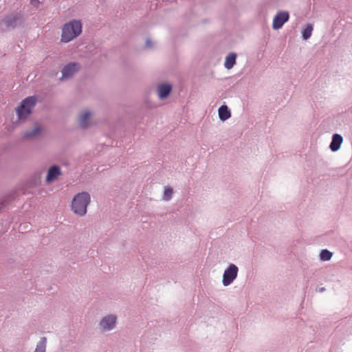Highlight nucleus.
I'll return each mask as SVG.
<instances>
[{"instance_id":"obj_1","label":"nucleus","mask_w":352,"mask_h":352,"mask_svg":"<svg viewBox=\"0 0 352 352\" xmlns=\"http://www.w3.org/2000/svg\"><path fill=\"white\" fill-rule=\"evenodd\" d=\"M82 32V23L80 21L73 20L65 23L62 28L61 41L68 43Z\"/></svg>"},{"instance_id":"obj_2","label":"nucleus","mask_w":352,"mask_h":352,"mask_svg":"<svg viewBox=\"0 0 352 352\" xmlns=\"http://www.w3.org/2000/svg\"><path fill=\"white\" fill-rule=\"evenodd\" d=\"M90 202L89 193L82 192L78 193L73 198L71 208L72 210L79 216H84L87 212V208Z\"/></svg>"},{"instance_id":"obj_3","label":"nucleus","mask_w":352,"mask_h":352,"mask_svg":"<svg viewBox=\"0 0 352 352\" xmlns=\"http://www.w3.org/2000/svg\"><path fill=\"white\" fill-rule=\"evenodd\" d=\"M37 102L36 96H29L22 100L20 105L16 109L19 120H25L32 112Z\"/></svg>"},{"instance_id":"obj_4","label":"nucleus","mask_w":352,"mask_h":352,"mask_svg":"<svg viewBox=\"0 0 352 352\" xmlns=\"http://www.w3.org/2000/svg\"><path fill=\"white\" fill-rule=\"evenodd\" d=\"M238 271V267L235 265L230 264L228 266L223 275L222 282L224 286H228L233 282L237 276Z\"/></svg>"},{"instance_id":"obj_5","label":"nucleus","mask_w":352,"mask_h":352,"mask_svg":"<svg viewBox=\"0 0 352 352\" xmlns=\"http://www.w3.org/2000/svg\"><path fill=\"white\" fill-rule=\"evenodd\" d=\"M22 20L21 16L18 14H10L7 16L2 21V25L6 30L12 29L21 24Z\"/></svg>"},{"instance_id":"obj_6","label":"nucleus","mask_w":352,"mask_h":352,"mask_svg":"<svg viewBox=\"0 0 352 352\" xmlns=\"http://www.w3.org/2000/svg\"><path fill=\"white\" fill-rule=\"evenodd\" d=\"M289 15L287 12H279L274 17L272 27L274 30L280 29L283 24L289 20Z\"/></svg>"},{"instance_id":"obj_7","label":"nucleus","mask_w":352,"mask_h":352,"mask_svg":"<svg viewBox=\"0 0 352 352\" xmlns=\"http://www.w3.org/2000/svg\"><path fill=\"white\" fill-rule=\"evenodd\" d=\"M116 322V317L111 315L104 318L100 323V328L104 330H110L114 327Z\"/></svg>"},{"instance_id":"obj_8","label":"nucleus","mask_w":352,"mask_h":352,"mask_svg":"<svg viewBox=\"0 0 352 352\" xmlns=\"http://www.w3.org/2000/svg\"><path fill=\"white\" fill-rule=\"evenodd\" d=\"M79 69V65L76 63H70L66 65L63 69V78H68L72 77Z\"/></svg>"},{"instance_id":"obj_9","label":"nucleus","mask_w":352,"mask_h":352,"mask_svg":"<svg viewBox=\"0 0 352 352\" xmlns=\"http://www.w3.org/2000/svg\"><path fill=\"white\" fill-rule=\"evenodd\" d=\"M60 175V168L56 166H54L51 167L48 170L47 175L46 177V182L47 183H50L56 179Z\"/></svg>"},{"instance_id":"obj_10","label":"nucleus","mask_w":352,"mask_h":352,"mask_svg":"<svg viewBox=\"0 0 352 352\" xmlns=\"http://www.w3.org/2000/svg\"><path fill=\"white\" fill-rule=\"evenodd\" d=\"M343 141L342 137L339 134H334L330 144V148L332 151H337Z\"/></svg>"},{"instance_id":"obj_11","label":"nucleus","mask_w":352,"mask_h":352,"mask_svg":"<svg viewBox=\"0 0 352 352\" xmlns=\"http://www.w3.org/2000/svg\"><path fill=\"white\" fill-rule=\"evenodd\" d=\"M172 89L170 84H162L159 85L157 91L160 98H165L168 96Z\"/></svg>"},{"instance_id":"obj_12","label":"nucleus","mask_w":352,"mask_h":352,"mask_svg":"<svg viewBox=\"0 0 352 352\" xmlns=\"http://www.w3.org/2000/svg\"><path fill=\"white\" fill-rule=\"evenodd\" d=\"M219 116L222 121H225L230 118L231 113L226 105H222L219 107Z\"/></svg>"},{"instance_id":"obj_13","label":"nucleus","mask_w":352,"mask_h":352,"mask_svg":"<svg viewBox=\"0 0 352 352\" xmlns=\"http://www.w3.org/2000/svg\"><path fill=\"white\" fill-rule=\"evenodd\" d=\"M236 55L234 53H231L227 56L224 63L225 67L228 69L232 68L236 63Z\"/></svg>"},{"instance_id":"obj_14","label":"nucleus","mask_w":352,"mask_h":352,"mask_svg":"<svg viewBox=\"0 0 352 352\" xmlns=\"http://www.w3.org/2000/svg\"><path fill=\"white\" fill-rule=\"evenodd\" d=\"M91 113L89 111H86L83 112L79 118L80 124L82 127L85 128L88 126V123L87 122V120L90 117Z\"/></svg>"},{"instance_id":"obj_15","label":"nucleus","mask_w":352,"mask_h":352,"mask_svg":"<svg viewBox=\"0 0 352 352\" xmlns=\"http://www.w3.org/2000/svg\"><path fill=\"white\" fill-rule=\"evenodd\" d=\"M47 340L45 338H42L39 342L37 344L34 352H45L46 348Z\"/></svg>"},{"instance_id":"obj_16","label":"nucleus","mask_w":352,"mask_h":352,"mask_svg":"<svg viewBox=\"0 0 352 352\" xmlns=\"http://www.w3.org/2000/svg\"><path fill=\"white\" fill-rule=\"evenodd\" d=\"M313 31V26L311 24H307L306 28L302 31V38L305 40L308 39L311 36V33Z\"/></svg>"},{"instance_id":"obj_17","label":"nucleus","mask_w":352,"mask_h":352,"mask_svg":"<svg viewBox=\"0 0 352 352\" xmlns=\"http://www.w3.org/2000/svg\"><path fill=\"white\" fill-rule=\"evenodd\" d=\"M332 253L327 250H322L320 254L322 261H329L331 258Z\"/></svg>"},{"instance_id":"obj_18","label":"nucleus","mask_w":352,"mask_h":352,"mask_svg":"<svg viewBox=\"0 0 352 352\" xmlns=\"http://www.w3.org/2000/svg\"><path fill=\"white\" fill-rule=\"evenodd\" d=\"M41 129L39 126H36L34 130L31 132H27L24 134V138H31L36 136L40 131Z\"/></svg>"},{"instance_id":"obj_19","label":"nucleus","mask_w":352,"mask_h":352,"mask_svg":"<svg viewBox=\"0 0 352 352\" xmlns=\"http://www.w3.org/2000/svg\"><path fill=\"white\" fill-rule=\"evenodd\" d=\"M172 195L173 189L170 187H166L164 193V199L168 201L171 198Z\"/></svg>"},{"instance_id":"obj_20","label":"nucleus","mask_w":352,"mask_h":352,"mask_svg":"<svg viewBox=\"0 0 352 352\" xmlns=\"http://www.w3.org/2000/svg\"><path fill=\"white\" fill-rule=\"evenodd\" d=\"M44 0H31V4L35 7H38L39 3L43 2Z\"/></svg>"},{"instance_id":"obj_21","label":"nucleus","mask_w":352,"mask_h":352,"mask_svg":"<svg viewBox=\"0 0 352 352\" xmlns=\"http://www.w3.org/2000/svg\"><path fill=\"white\" fill-rule=\"evenodd\" d=\"M146 45L147 47H151V41L148 40L146 43Z\"/></svg>"}]
</instances>
